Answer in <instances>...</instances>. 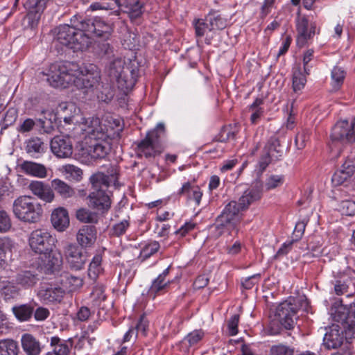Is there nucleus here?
Masks as SVG:
<instances>
[{
	"label": "nucleus",
	"mask_w": 355,
	"mask_h": 355,
	"mask_svg": "<svg viewBox=\"0 0 355 355\" xmlns=\"http://www.w3.org/2000/svg\"><path fill=\"white\" fill-rule=\"evenodd\" d=\"M333 324L324 337V345L328 349L341 346L344 338L349 342L355 336V305L347 307L341 302H335L330 309Z\"/></svg>",
	"instance_id": "1"
},
{
	"label": "nucleus",
	"mask_w": 355,
	"mask_h": 355,
	"mask_svg": "<svg viewBox=\"0 0 355 355\" xmlns=\"http://www.w3.org/2000/svg\"><path fill=\"white\" fill-rule=\"evenodd\" d=\"M85 126L81 144L83 155L94 160L105 159L111 150L110 144L105 140L110 136L108 128L102 125L99 118L94 116L87 118Z\"/></svg>",
	"instance_id": "2"
},
{
	"label": "nucleus",
	"mask_w": 355,
	"mask_h": 355,
	"mask_svg": "<svg viewBox=\"0 0 355 355\" xmlns=\"http://www.w3.org/2000/svg\"><path fill=\"white\" fill-rule=\"evenodd\" d=\"M107 175L97 172L89 178L93 191L89 195V206L98 211L104 214L111 207V200L107 193V189L112 183L116 188L121 184L118 181V170L111 166L107 171Z\"/></svg>",
	"instance_id": "3"
},
{
	"label": "nucleus",
	"mask_w": 355,
	"mask_h": 355,
	"mask_svg": "<svg viewBox=\"0 0 355 355\" xmlns=\"http://www.w3.org/2000/svg\"><path fill=\"white\" fill-rule=\"evenodd\" d=\"M53 42L73 49L74 51H85L92 43L87 33L78 28L77 24L60 25L52 31Z\"/></svg>",
	"instance_id": "4"
},
{
	"label": "nucleus",
	"mask_w": 355,
	"mask_h": 355,
	"mask_svg": "<svg viewBox=\"0 0 355 355\" xmlns=\"http://www.w3.org/2000/svg\"><path fill=\"white\" fill-rule=\"evenodd\" d=\"M124 61L118 57L112 59L106 67V72L110 80L116 82L118 87L123 92L131 90L135 86L139 70L136 67H124Z\"/></svg>",
	"instance_id": "5"
},
{
	"label": "nucleus",
	"mask_w": 355,
	"mask_h": 355,
	"mask_svg": "<svg viewBox=\"0 0 355 355\" xmlns=\"http://www.w3.org/2000/svg\"><path fill=\"white\" fill-rule=\"evenodd\" d=\"M12 211L20 221L28 223H37L42 216V205L30 196H21L14 200Z\"/></svg>",
	"instance_id": "6"
},
{
	"label": "nucleus",
	"mask_w": 355,
	"mask_h": 355,
	"mask_svg": "<svg viewBox=\"0 0 355 355\" xmlns=\"http://www.w3.org/2000/svg\"><path fill=\"white\" fill-rule=\"evenodd\" d=\"M78 64L74 62L53 63L49 66L47 81L53 87L66 88L72 85L73 73H77Z\"/></svg>",
	"instance_id": "7"
},
{
	"label": "nucleus",
	"mask_w": 355,
	"mask_h": 355,
	"mask_svg": "<svg viewBox=\"0 0 355 355\" xmlns=\"http://www.w3.org/2000/svg\"><path fill=\"white\" fill-rule=\"evenodd\" d=\"M78 28L83 33H88L94 37L107 41L110 39L114 29L113 22L105 21L101 17H95L94 19H83L77 24Z\"/></svg>",
	"instance_id": "8"
},
{
	"label": "nucleus",
	"mask_w": 355,
	"mask_h": 355,
	"mask_svg": "<svg viewBox=\"0 0 355 355\" xmlns=\"http://www.w3.org/2000/svg\"><path fill=\"white\" fill-rule=\"evenodd\" d=\"M164 135V125L159 123L151 131L148 132L146 137L140 141L137 146V153L139 156L146 158L155 157L160 153L158 150L160 138Z\"/></svg>",
	"instance_id": "9"
},
{
	"label": "nucleus",
	"mask_w": 355,
	"mask_h": 355,
	"mask_svg": "<svg viewBox=\"0 0 355 355\" xmlns=\"http://www.w3.org/2000/svg\"><path fill=\"white\" fill-rule=\"evenodd\" d=\"M57 241L55 236L46 230L37 229L33 231L28 239L31 250L36 254L46 257L53 252Z\"/></svg>",
	"instance_id": "10"
},
{
	"label": "nucleus",
	"mask_w": 355,
	"mask_h": 355,
	"mask_svg": "<svg viewBox=\"0 0 355 355\" xmlns=\"http://www.w3.org/2000/svg\"><path fill=\"white\" fill-rule=\"evenodd\" d=\"M72 85L77 89L85 90L87 92L89 89H94L98 84L100 73L95 65L90 64L89 67H81L78 65L77 73H73Z\"/></svg>",
	"instance_id": "11"
},
{
	"label": "nucleus",
	"mask_w": 355,
	"mask_h": 355,
	"mask_svg": "<svg viewBox=\"0 0 355 355\" xmlns=\"http://www.w3.org/2000/svg\"><path fill=\"white\" fill-rule=\"evenodd\" d=\"M297 311L298 306L295 303V299H290L279 304L275 317L285 329H293L297 320Z\"/></svg>",
	"instance_id": "12"
},
{
	"label": "nucleus",
	"mask_w": 355,
	"mask_h": 355,
	"mask_svg": "<svg viewBox=\"0 0 355 355\" xmlns=\"http://www.w3.org/2000/svg\"><path fill=\"white\" fill-rule=\"evenodd\" d=\"M284 148L278 138L271 137L263 148V154L258 162L259 173L261 174L273 160H278L283 155Z\"/></svg>",
	"instance_id": "13"
},
{
	"label": "nucleus",
	"mask_w": 355,
	"mask_h": 355,
	"mask_svg": "<svg viewBox=\"0 0 355 355\" xmlns=\"http://www.w3.org/2000/svg\"><path fill=\"white\" fill-rule=\"evenodd\" d=\"M64 254L70 268L76 270H81L88 258L87 252L75 243H67L64 247Z\"/></svg>",
	"instance_id": "14"
},
{
	"label": "nucleus",
	"mask_w": 355,
	"mask_h": 355,
	"mask_svg": "<svg viewBox=\"0 0 355 355\" xmlns=\"http://www.w3.org/2000/svg\"><path fill=\"white\" fill-rule=\"evenodd\" d=\"M333 142L353 143L355 141L354 123L347 120L338 121L334 126L331 133Z\"/></svg>",
	"instance_id": "15"
},
{
	"label": "nucleus",
	"mask_w": 355,
	"mask_h": 355,
	"mask_svg": "<svg viewBox=\"0 0 355 355\" xmlns=\"http://www.w3.org/2000/svg\"><path fill=\"white\" fill-rule=\"evenodd\" d=\"M64 294L63 288L48 283L42 284L37 291L38 297L45 304L60 303Z\"/></svg>",
	"instance_id": "16"
},
{
	"label": "nucleus",
	"mask_w": 355,
	"mask_h": 355,
	"mask_svg": "<svg viewBox=\"0 0 355 355\" xmlns=\"http://www.w3.org/2000/svg\"><path fill=\"white\" fill-rule=\"evenodd\" d=\"M50 0H27L24 4V8L28 10L26 16L28 24L31 28L35 27L44 10L47 3Z\"/></svg>",
	"instance_id": "17"
},
{
	"label": "nucleus",
	"mask_w": 355,
	"mask_h": 355,
	"mask_svg": "<svg viewBox=\"0 0 355 355\" xmlns=\"http://www.w3.org/2000/svg\"><path fill=\"white\" fill-rule=\"evenodd\" d=\"M52 153L58 158H67L73 153V145L69 137L55 136L50 141Z\"/></svg>",
	"instance_id": "18"
},
{
	"label": "nucleus",
	"mask_w": 355,
	"mask_h": 355,
	"mask_svg": "<svg viewBox=\"0 0 355 355\" xmlns=\"http://www.w3.org/2000/svg\"><path fill=\"white\" fill-rule=\"evenodd\" d=\"M242 211L237 206L236 201L230 202L224 208L220 217L229 225V228L234 230L237 228L241 220L239 212Z\"/></svg>",
	"instance_id": "19"
},
{
	"label": "nucleus",
	"mask_w": 355,
	"mask_h": 355,
	"mask_svg": "<svg viewBox=\"0 0 355 355\" xmlns=\"http://www.w3.org/2000/svg\"><path fill=\"white\" fill-rule=\"evenodd\" d=\"M355 270L348 268L343 272V275L334 283V292L337 295L348 293L351 286L355 288Z\"/></svg>",
	"instance_id": "20"
},
{
	"label": "nucleus",
	"mask_w": 355,
	"mask_h": 355,
	"mask_svg": "<svg viewBox=\"0 0 355 355\" xmlns=\"http://www.w3.org/2000/svg\"><path fill=\"white\" fill-rule=\"evenodd\" d=\"M297 31L298 33L297 43L304 44L315 33L316 25L315 23L309 24L306 16L299 17L297 19Z\"/></svg>",
	"instance_id": "21"
},
{
	"label": "nucleus",
	"mask_w": 355,
	"mask_h": 355,
	"mask_svg": "<svg viewBox=\"0 0 355 355\" xmlns=\"http://www.w3.org/2000/svg\"><path fill=\"white\" fill-rule=\"evenodd\" d=\"M96 228L94 225H83L76 234V240L83 248L92 246L96 240Z\"/></svg>",
	"instance_id": "22"
},
{
	"label": "nucleus",
	"mask_w": 355,
	"mask_h": 355,
	"mask_svg": "<svg viewBox=\"0 0 355 355\" xmlns=\"http://www.w3.org/2000/svg\"><path fill=\"white\" fill-rule=\"evenodd\" d=\"M47 144L42 138L32 137L25 141V150L31 157L38 158L47 150Z\"/></svg>",
	"instance_id": "23"
},
{
	"label": "nucleus",
	"mask_w": 355,
	"mask_h": 355,
	"mask_svg": "<svg viewBox=\"0 0 355 355\" xmlns=\"http://www.w3.org/2000/svg\"><path fill=\"white\" fill-rule=\"evenodd\" d=\"M28 188L35 196L46 202H51L54 199V193L51 187L42 182L32 181Z\"/></svg>",
	"instance_id": "24"
},
{
	"label": "nucleus",
	"mask_w": 355,
	"mask_h": 355,
	"mask_svg": "<svg viewBox=\"0 0 355 355\" xmlns=\"http://www.w3.org/2000/svg\"><path fill=\"white\" fill-rule=\"evenodd\" d=\"M53 227L58 232L64 231L69 225L68 211L63 207L55 209L51 216Z\"/></svg>",
	"instance_id": "25"
},
{
	"label": "nucleus",
	"mask_w": 355,
	"mask_h": 355,
	"mask_svg": "<svg viewBox=\"0 0 355 355\" xmlns=\"http://www.w3.org/2000/svg\"><path fill=\"white\" fill-rule=\"evenodd\" d=\"M19 167L23 173L28 175L38 178H44L47 176V170L44 164L32 161H24Z\"/></svg>",
	"instance_id": "26"
},
{
	"label": "nucleus",
	"mask_w": 355,
	"mask_h": 355,
	"mask_svg": "<svg viewBox=\"0 0 355 355\" xmlns=\"http://www.w3.org/2000/svg\"><path fill=\"white\" fill-rule=\"evenodd\" d=\"M16 283L24 288H31L40 281L37 273L31 270H24L18 272L15 277Z\"/></svg>",
	"instance_id": "27"
},
{
	"label": "nucleus",
	"mask_w": 355,
	"mask_h": 355,
	"mask_svg": "<svg viewBox=\"0 0 355 355\" xmlns=\"http://www.w3.org/2000/svg\"><path fill=\"white\" fill-rule=\"evenodd\" d=\"M179 195L185 196L189 200H193L196 205H199L202 193L198 186L187 182L182 185L179 191Z\"/></svg>",
	"instance_id": "28"
},
{
	"label": "nucleus",
	"mask_w": 355,
	"mask_h": 355,
	"mask_svg": "<svg viewBox=\"0 0 355 355\" xmlns=\"http://www.w3.org/2000/svg\"><path fill=\"white\" fill-rule=\"evenodd\" d=\"M115 8L124 9L131 17L137 18L141 14V6L139 0H113Z\"/></svg>",
	"instance_id": "29"
},
{
	"label": "nucleus",
	"mask_w": 355,
	"mask_h": 355,
	"mask_svg": "<svg viewBox=\"0 0 355 355\" xmlns=\"http://www.w3.org/2000/svg\"><path fill=\"white\" fill-rule=\"evenodd\" d=\"M21 346L28 355H39L42 351L40 343L31 334H25L21 337Z\"/></svg>",
	"instance_id": "30"
},
{
	"label": "nucleus",
	"mask_w": 355,
	"mask_h": 355,
	"mask_svg": "<svg viewBox=\"0 0 355 355\" xmlns=\"http://www.w3.org/2000/svg\"><path fill=\"white\" fill-rule=\"evenodd\" d=\"M261 191L258 188H252L244 191L243 194L239 198L237 202V206L241 210H244L253 202L261 198Z\"/></svg>",
	"instance_id": "31"
},
{
	"label": "nucleus",
	"mask_w": 355,
	"mask_h": 355,
	"mask_svg": "<svg viewBox=\"0 0 355 355\" xmlns=\"http://www.w3.org/2000/svg\"><path fill=\"white\" fill-rule=\"evenodd\" d=\"M51 188L53 191L57 192L62 198H69L76 194V191L72 187L58 178L51 181Z\"/></svg>",
	"instance_id": "32"
},
{
	"label": "nucleus",
	"mask_w": 355,
	"mask_h": 355,
	"mask_svg": "<svg viewBox=\"0 0 355 355\" xmlns=\"http://www.w3.org/2000/svg\"><path fill=\"white\" fill-rule=\"evenodd\" d=\"M60 283L64 290L66 289L69 292H73L83 286V280L79 277L64 272L61 275Z\"/></svg>",
	"instance_id": "33"
},
{
	"label": "nucleus",
	"mask_w": 355,
	"mask_h": 355,
	"mask_svg": "<svg viewBox=\"0 0 355 355\" xmlns=\"http://www.w3.org/2000/svg\"><path fill=\"white\" fill-rule=\"evenodd\" d=\"M76 107L73 103H62L59 105L57 110L58 118L62 119L65 123L71 124L73 122Z\"/></svg>",
	"instance_id": "34"
},
{
	"label": "nucleus",
	"mask_w": 355,
	"mask_h": 355,
	"mask_svg": "<svg viewBox=\"0 0 355 355\" xmlns=\"http://www.w3.org/2000/svg\"><path fill=\"white\" fill-rule=\"evenodd\" d=\"M12 313L16 318L21 321H28L32 317L34 311V306L30 304H24L19 306H15L12 309Z\"/></svg>",
	"instance_id": "35"
},
{
	"label": "nucleus",
	"mask_w": 355,
	"mask_h": 355,
	"mask_svg": "<svg viewBox=\"0 0 355 355\" xmlns=\"http://www.w3.org/2000/svg\"><path fill=\"white\" fill-rule=\"evenodd\" d=\"M51 345L53 350L49 352L46 355H68L69 353V347L65 340H62L58 336H53L51 338Z\"/></svg>",
	"instance_id": "36"
},
{
	"label": "nucleus",
	"mask_w": 355,
	"mask_h": 355,
	"mask_svg": "<svg viewBox=\"0 0 355 355\" xmlns=\"http://www.w3.org/2000/svg\"><path fill=\"white\" fill-rule=\"evenodd\" d=\"M207 21L209 23L210 31L224 29L227 21L219 14H209L207 16Z\"/></svg>",
	"instance_id": "37"
},
{
	"label": "nucleus",
	"mask_w": 355,
	"mask_h": 355,
	"mask_svg": "<svg viewBox=\"0 0 355 355\" xmlns=\"http://www.w3.org/2000/svg\"><path fill=\"white\" fill-rule=\"evenodd\" d=\"M18 345L17 342L12 339L0 340V355H17Z\"/></svg>",
	"instance_id": "38"
},
{
	"label": "nucleus",
	"mask_w": 355,
	"mask_h": 355,
	"mask_svg": "<svg viewBox=\"0 0 355 355\" xmlns=\"http://www.w3.org/2000/svg\"><path fill=\"white\" fill-rule=\"evenodd\" d=\"M101 262H102V256L100 254L95 255L91 263H89L88 268V277L92 280L95 281L99 274L101 272Z\"/></svg>",
	"instance_id": "39"
},
{
	"label": "nucleus",
	"mask_w": 355,
	"mask_h": 355,
	"mask_svg": "<svg viewBox=\"0 0 355 355\" xmlns=\"http://www.w3.org/2000/svg\"><path fill=\"white\" fill-rule=\"evenodd\" d=\"M76 218L78 220L85 223H97L98 221V214L85 208L77 210Z\"/></svg>",
	"instance_id": "40"
},
{
	"label": "nucleus",
	"mask_w": 355,
	"mask_h": 355,
	"mask_svg": "<svg viewBox=\"0 0 355 355\" xmlns=\"http://www.w3.org/2000/svg\"><path fill=\"white\" fill-rule=\"evenodd\" d=\"M306 83L305 76L301 71L300 67L297 66L293 68V88L295 92H297L304 88Z\"/></svg>",
	"instance_id": "41"
},
{
	"label": "nucleus",
	"mask_w": 355,
	"mask_h": 355,
	"mask_svg": "<svg viewBox=\"0 0 355 355\" xmlns=\"http://www.w3.org/2000/svg\"><path fill=\"white\" fill-rule=\"evenodd\" d=\"M211 233L215 238L220 237L225 232V230H232L229 228V225L225 223V221L218 216L216 218L215 223L210 226Z\"/></svg>",
	"instance_id": "42"
},
{
	"label": "nucleus",
	"mask_w": 355,
	"mask_h": 355,
	"mask_svg": "<svg viewBox=\"0 0 355 355\" xmlns=\"http://www.w3.org/2000/svg\"><path fill=\"white\" fill-rule=\"evenodd\" d=\"M97 53L101 57L108 60L116 58L114 54V48L108 42L99 43L97 45Z\"/></svg>",
	"instance_id": "43"
},
{
	"label": "nucleus",
	"mask_w": 355,
	"mask_h": 355,
	"mask_svg": "<svg viewBox=\"0 0 355 355\" xmlns=\"http://www.w3.org/2000/svg\"><path fill=\"white\" fill-rule=\"evenodd\" d=\"M12 247L11 240L9 238H0V269L6 266L5 254L7 250Z\"/></svg>",
	"instance_id": "44"
},
{
	"label": "nucleus",
	"mask_w": 355,
	"mask_h": 355,
	"mask_svg": "<svg viewBox=\"0 0 355 355\" xmlns=\"http://www.w3.org/2000/svg\"><path fill=\"white\" fill-rule=\"evenodd\" d=\"M236 131L230 125L223 127L216 136V141L220 142H226L230 139H234L236 137Z\"/></svg>",
	"instance_id": "45"
},
{
	"label": "nucleus",
	"mask_w": 355,
	"mask_h": 355,
	"mask_svg": "<svg viewBox=\"0 0 355 355\" xmlns=\"http://www.w3.org/2000/svg\"><path fill=\"white\" fill-rule=\"evenodd\" d=\"M351 178L352 177L339 169L334 173L331 182L334 186L338 187L348 183Z\"/></svg>",
	"instance_id": "46"
},
{
	"label": "nucleus",
	"mask_w": 355,
	"mask_h": 355,
	"mask_svg": "<svg viewBox=\"0 0 355 355\" xmlns=\"http://www.w3.org/2000/svg\"><path fill=\"white\" fill-rule=\"evenodd\" d=\"M339 211L346 216H354L355 214V202L353 200H343L338 205Z\"/></svg>",
	"instance_id": "47"
},
{
	"label": "nucleus",
	"mask_w": 355,
	"mask_h": 355,
	"mask_svg": "<svg viewBox=\"0 0 355 355\" xmlns=\"http://www.w3.org/2000/svg\"><path fill=\"white\" fill-rule=\"evenodd\" d=\"M284 176L282 175H272L266 180L265 187L266 190L274 189L283 184Z\"/></svg>",
	"instance_id": "48"
},
{
	"label": "nucleus",
	"mask_w": 355,
	"mask_h": 355,
	"mask_svg": "<svg viewBox=\"0 0 355 355\" xmlns=\"http://www.w3.org/2000/svg\"><path fill=\"white\" fill-rule=\"evenodd\" d=\"M345 77V72L338 67H335L331 71V78L334 81V87L339 88L343 84Z\"/></svg>",
	"instance_id": "49"
},
{
	"label": "nucleus",
	"mask_w": 355,
	"mask_h": 355,
	"mask_svg": "<svg viewBox=\"0 0 355 355\" xmlns=\"http://www.w3.org/2000/svg\"><path fill=\"white\" fill-rule=\"evenodd\" d=\"M166 286L167 282L162 278V276H158L152 283L148 292L149 295H153V298H155L156 293L164 289Z\"/></svg>",
	"instance_id": "50"
},
{
	"label": "nucleus",
	"mask_w": 355,
	"mask_h": 355,
	"mask_svg": "<svg viewBox=\"0 0 355 355\" xmlns=\"http://www.w3.org/2000/svg\"><path fill=\"white\" fill-rule=\"evenodd\" d=\"M159 248V244L158 242L154 241L153 243H148L142 248L140 256L143 259H146L157 252Z\"/></svg>",
	"instance_id": "51"
},
{
	"label": "nucleus",
	"mask_w": 355,
	"mask_h": 355,
	"mask_svg": "<svg viewBox=\"0 0 355 355\" xmlns=\"http://www.w3.org/2000/svg\"><path fill=\"white\" fill-rule=\"evenodd\" d=\"M196 35L197 37H203L207 31H210L209 23L205 19H197L195 23Z\"/></svg>",
	"instance_id": "52"
},
{
	"label": "nucleus",
	"mask_w": 355,
	"mask_h": 355,
	"mask_svg": "<svg viewBox=\"0 0 355 355\" xmlns=\"http://www.w3.org/2000/svg\"><path fill=\"white\" fill-rule=\"evenodd\" d=\"M129 226V221L128 220H123L112 226L110 230L111 234L114 236H120L125 233Z\"/></svg>",
	"instance_id": "53"
},
{
	"label": "nucleus",
	"mask_w": 355,
	"mask_h": 355,
	"mask_svg": "<svg viewBox=\"0 0 355 355\" xmlns=\"http://www.w3.org/2000/svg\"><path fill=\"white\" fill-rule=\"evenodd\" d=\"M11 226V220L8 214L4 210H0V232H8Z\"/></svg>",
	"instance_id": "54"
},
{
	"label": "nucleus",
	"mask_w": 355,
	"mask_h": 355,
	"mask_svg": "<svg viewBox=\"0 0 355 355\" xmlns=\"http://www.w3.org/2000/svg\"><path fill=\"white\" fill-rule=\"evenodd\" d=\"M18 288L13 284H8L4 286L1 289V295L5 300H8L14 298L18 295Z\"/></svg>",
	"instance_id": "55"
},
{
	"label": "nucleus",
	"mask_w": 355,
	"mask_h": 355,
	"mask_svg": "<svg viewBox=\"0 0 355 355\" xmlns=\"http://www.w3.org/2000/svg\"><path fill=\"white\" fill-rule=\"evenodd\" d=\"M45 258H48V261L46 263V267L48 269L53 270L57 267H59L62 263V257L60 254L56 255L55 254H53V252L49 255L47 254Z\"/></svg>",
	"instance_id": "56"
},
{
	"label": "nucleus",
	"mask_w": 355,
	"mask_h": 355,
	"mask_svg": "<svg viewBox=\"0 0 355 355\" xmlns=\"http://www.w3.org/2000/svg\"><path fill=\"white\" fill-rule=\"evenodd\" d=\"M271 355H293L294 350L287 346L279 345L272 347Z\"/></svg>",
	"instance_id": "57"
},
{
	"label": "nucleus",
	"mask_w": 355,
	"mask_h": 355,
	"mask_svg": "<svg viewBox=\"0 0 355 355\" xmlns=\"http://www.w3.org/2000/svg\"><path fill=\"white\" fill-rule=\"evenodd\" d=\"M94 311L86 306H81L76 313V319L80 322H85L89 320Z\"/></svg>",
	"instance_id": "58"
},
{
	"label": "nucleus",
	"mask_w": 355,
	"mask_h": 355,
	"mask_svg": "<svg viewBox=\"0 0 355 355\" xmlns=\"http://www.w3.org/2000/svg\"><path fill=\"white\" fill-rule=\"evenodd\" d=\"M239 322V315L234 314L227 322V328L230 336H235L238 333V324Z\"/></svg>",
	"instance_id": "59"
},
{
	"label": "nucleus",
	"mask_w": 355,
	"mask_h": 355,
	"mask_svg": "<svg viewBox=\"0 0 355 355\" xmlns=\"http://www.w3.org/2000/svg\"><path fill=\"white\" fill-rule=\"evenodd\" d=\"M309 135L310 132L309 130H303L297 133L295 137V143L298 148H303L305 146L306 142L309 139Z\"/></svg>",
	"instance_id": "60"
},
{
	"label": "nucleus",
	"mask_w": 355,
	"mask_h": 355,
	"mask_svg": "<svg viewBox=\"0 0 355 355\" xmlns=\"http://www.w3.org/2000/svg\"><path fill=\"white\" fill-rule=\"evenodd\" d=\"M115 8L114 3L113 0H109V1L95 2L90 5V9L92 10H113Z\"/></svg>",
	"instance_id": "61"
},
{
	"label": "nucleus",
	"mask_w": 355,
	"mask_h": 355,
	"mask_svg": "<svg viewBox=\"0 0 355 355\" xmlns=\"http://www.w3.org/2000/svg\"><path fill=\"white\" fill-rule=\"evenodd\" d=\"M340 170L352 177L355 173V160L347 158L340 166Z\"/></svg>",
	"instance_id": "62"
},
{
	"label": "nucleus",
	"mask_w": 355,
	"mask_h": 355,
	"mask_svg": "<svg viewBox=\"0 0 355 355\" xmlns=\"http://www.w3.org/2000/svg\"><path fill=\"white\" fill-rule=\"evenodd\" d=\"M65 172L69 174L73 179L80 180L82 178L83 171L73 165L68 164L64 166Z\"/></svg>",
	"instance_id": "63"
},
{
	"label": "nucleus",
	"mask_w": 355,
	"mask_h": 355,
	"mask_svg": "<svg viewBox=\"0 0 355 355\" xmlns=\"http://www.w3.org/2000/svg\"><path fill=\"white\" fill-rule=\"evenodd\" d=\"M308 220H302L296 223L295 230L293 231V236L295 237V241L299 240L302 236L306 225L307 224Z\"/></svg>",
	"instance_id": "64"
}]
</instances>
